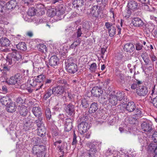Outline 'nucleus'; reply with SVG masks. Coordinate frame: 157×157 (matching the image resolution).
I'll return each instance as SVG.
<instances>
[{"mask_svg": "<svg viewBox=\"0 0 157 157\" xmlns=\"http://www.w3.org/2000/svg\"><path fill=\"white\" fill-rule=\"evenodd\" d=\"M57 83L61 85H59L53 87L54 95L57 97L62 95L64 93L65 90L69 89L70 85L67 81L64 79H61L59 80Z\"/></svg>", "mask_w": 157, "mask_h": 157, "instance_id": "1", "label": "nucleus"}, {"mask_svg": "<svg viewBox=\"0 0 157 157\" xmlns=\"http://www.w3.org/2000/svg\"><path fill=\"white\" fill-rule=\"evenodd\" d=\"M29 79V76L27 72L25 75L22 76L19 73H17L15 75L11 77L9 79L7 80L6 82L9 85H15L16 84L25 83L26 80Z\"/></svg>", "mask_w": 157, "mask_h": 157, "instance_id": "2", "label": "nucleus"}, {"mask_svg": "<svg viewBox=\"0 0 157 157\" xmlns=\"http://www.w3.org/2000/svg\"><path fill=\"white\" fill-rule=\"evenodd\" d=\"M33 144H35L33 146L32 148L31 152L34 155L36 156L37 157H43L45 155L44 152L45 147L43 145H38V140L36 139H33Z\"/></svg>", "mask_w": 157, "mask_h": 157, "instance_id": "3", "label": "nucleus"}, {"mask_svg": "<svg viewBox=\"0 0 157 157\" xmlns=\"http://www.w3.org/2000/svg\"><path fill=\"white\" fill-rule=\"evenodd\" d=\"M106 6L100 5L99 6L98 5H94L91 7L90 13L92 16L97 18H103L104 17L103 10Z\"/></svg>", "mask_w": 157, "mask_h": 157, "instance_id": "4", "label": "nucleus"}, {"mask_svg": "<svg viewBox=\"0 0 157 157\" xmlns=\"http://www.w3.org/2000/svg\"><path fill=\"white\" fill-rule=\"evenodd\" d=\"M97 143L96 142L86 144L87 147L90 148L88 151L89 157H96L98 156V151L96 148Z\"/></svg>", "mask_w": 157, "mask_h": 157, "instance_id": "5", "label": "nucleus"}, {"mask_svg": "<svg viewBox=\"0 0 157 157\" xmlns=\"http://www.w3.org/2000/svg\"><path fill=\"white\" fill-rule=\"evenodd\" d=\"M21 59V55L17 52L15 51L6 57V63L8 65H13Z\"/></svg>", "mask_w": 157, "mask_h": 157, "instance_id": "6", "label": "nucleus"}, {"mask_svg": "<svg viewBox=\"0 0 157 157\" xmlns=\"http://www.w3.org/2000/svg\"><path fill=\"white\" fill-rule=\"evenodd\" d=\"M152 123L149 121H143L141 124L143 130L147 132H150L153 130Z\"/></svg>", "mask_w": 157, "mask_h": 157, "instance_id": "7", "label": "nucleus"}, {"mask_svg": "<svg viewBox=\"0 0 157 157\" xmlns=\"http://www.w3.org/2000/svg\"><path fill=\"white\" fill-rule=\"evenodd\" d=\"M54 76L53 75L46 76V79L44 81V83L39 86L36 90H37L38 89L42 88L44 87L45 88L46 86H49L51 83H53L54 82Z\"/></svg>", "mask_w": 157, "mask_h": 157, "instance_id": "8", "label": "nucleus"}, {"mask_svg": "<svg viewBox=\"0 0 157 157\" xmlns=\"http://www.w3.org/2000/svg\"><path fill=\"white\" fill-rule=\"evenodd\" d=\"M149 91L148 89L146 86H139L136 89V93L140 96L144 97L146 96Z\"/></svg>", "mask_w": 157, "mask_h": 157, "instance_id": "9", "label": "nucleus"}, {"mask_svg": "<svg viewBox=\"0 0 157 157\" xmlns=\"http://www.w3.org/2000/svg\"><path fill=\"white\" fill-rule=\"evenodd\" d=\"M78 128L79 132L81 134H83L89 129L88 123L85 121H82L78 125Z\"/></svg>", "mask_w": 157, "mask_h": 157, "instance_id": "10", "label": "nucleus"}, {"mask_svg": "<svg viewBox=\"0 0 157 157\" xmlns=\"http://www.w3.org/2000/svg\"><path fill=\"white\" fill-rule=\"evenodd\" d=\"M92 94L96 97H99L103 93L102 90V86H97L94 87L91 90Z\"/></svg>", "mask_w": 157, "mask_h": 157, "instance_id": "11", "label": "nucleus"}, {"mask_svg": "<svg viewBox=\"0 0 157 157\" xmlns=\"http://www.w3.org/2000/svg\"><path fill=\"white\" fill-rule=\"evenodd\" d=\"M139 3L134 0H129L127 6L128 8L133 11L137 10L139 8Z\"/></svg>", "mask_w": 157, "mask_h": 157, "instance_id": "12", "label": "nucleus"}, {"mask_svg": "<svg viewBox=\"0 0 157 157\" xmlns=\"http://www.w3.org/2000/svg\"><path fill=\"white\" fill-rule=\"evenodd\" d=\"M75 105L71 103L65 106V110L68 115L73 116L75 113Z\"/></svg>", "mask_w": 157, "mask_h": 157, "instance_id": "13", "label": "nucleus"}, {"mask_svg": "<svg viewBox=\"0 0 157 157\" xmlns=\"http://www.w3.org/2000/svg\"><path fill=\"white\" fill-rule=\"evenodd\" d=\"M73 119L68 118L65 120L64 124L65 130L66 132H69L72 128Z\"/></svg>", "mask_w": 157, "mask_h": 157, "instance_id": "14", "label": "nucleus"}, {"mask_svg": "<svg viewBox=\"0 0 157 157\" xmlns=\"http://www.w3.org/2000/svg\"><path fill=\"white\" fill-rule=\"evenodd\" d=\"M59 59L56 55L52 56L49 61V64L51 67H54L59 63Z\"/></svg>", "mask_w": 157, "mask_h": 157, "instance_id": "15", "label": "nucleus"}, {"mask_svg": "<svg viewBox=\"0 0 157 157\" xmlns=\"http://www.w3.org/2000/svg\"><path fill=\"white\" fill-rule=\"evenodd\" d=\"M132 23L133 25L136 27H143L144 25V23L143 21L138 17L133 18Z\"/></svg>", "mask_w": 157, "mask_h": 157, "instance_id": "16", "label": "nucleus"}, {"mask_svg": "<svg viewBox=\"0 0 157 157\" xmlns=\"http://www.w3.org/2000/svg\"><path fill=\"white\" fill-rule=\"evenodd\" d=\"M66 66V69L70 73L74 74L78 70L77 65L76 64Z\"/></svg>", "mask_w": 157, "mask_h": 157, "instance_id": "17", "label": "nucleus"}, {"mask_svg": "<svg viewBox=\"0 0 157 157\" xmlns=\"http://www.w3.org/2000/svg\"><path fill=\"white\" fill-rule=\"evenodd\" d=\"M32 112L36 117L43 116L41 109L39 106L33 107Z\"/></svg>", "mask_w": 157, "mask_h": 157, "instance_id": "18", "label": "nucleus"}, {"mask_svg": "<svg viewBox=\"0 0 157 157\" xmlns=\"http://www.w3.org/2000/svg\"><path fill=\"white\" fill-rule=\"evenodd\" d=\"M124 50L126 52L132 53L135 50L134 45L131 43H127L124 45L123 48Z\"/></svg>", "mask_w": 157, "mask_h": 157, "instance_id": "19", "label": "nucleus"}, {"mask_svg": "<svg viewBox=\"0 0 157 157\" xmlns=\"http://www.w3.org/2000/svg\"><path fill=\"white\" fill-rule=\"evenodd\" d=\"M18 112L21 116L25 117L28 114V110L27 108L25 106H19Z\"/></svg>", "mask_w": 157, "mask_h": 157, "instance_id": "20", "label": "nucleus"}, {"mask_svg": "<svg viewBox=\"0 0 157 157\" xmlns=\"http://www.w3.org/2000/svg\"><path fill=\"white\" fill-rule=\"evenodd\" d=\"M118 101L116 95L112 94L109 95V102L112 105H116Z\"/></svg>", "mask_w": 157, "mask_h": 157, "instance_id": "21", "label": "nucleus"}, {"mask_svg": "<svg viewBox=\"0 0 157 157\" xmlns=\"http://www.w3.org/2000/svg\"><path fill=\"white\" fill-rule=\"evenodd\" d=\"M126 109L129 112H133L136 109V105L133 101L128 102L126 105Z\"/></svg>", "mask_w": 157, "mask_h": 157, "instance_id": "22", "label": "nucleus"}, {"mask_svg": "<svg viewBox=\"0 0 157 157\" xmlns=\"http://www.w3.org/2000/svg\"><path fill=\"white\" fill-rule=\"evenodd\" d=\"M17 5V3L15 0H10L6 4V8L9 10H11L16 8Z\"/></svg>", "mask_w": 157, "mask_h": 157, "instance_id": "23", "label": "nucleus"}, {"mask_svg": "<svg viewBox=\"0 0 157 157\" xmlns=\"http://www.w3.org/2000/svg\"><path fill=\"white\" fill-rule=\"evenodd\" d=\"M16 106L15 102H12L7 106L6 109L7 111L10 113H13L16 110Z\"/></svg>", "mask_w": 157, "mask_h": 157, "instance_id": "24", "label": "nucleus"}, {"mask_svg": "<svg viewBox=\"0 0 157 157\" xmlns=\"http://www.w3.org/2000/svg\"><path fill=\"white\" fill-rule=\"evenodd\" d=\"M140 56L144 60L145 65H149L151 61L148 56L147 53L146 52H143L141 53Z\"/></svg>", "mask_w": 157, "mask_h": 157, "instance_id": "25", "label": "nucleus"}, {"mask_svg": "<svg viewBox=\"0 0 157 157\" xmlns=\"http://www.w3.org/2000/svg\"><path fill=\"white\" fill-rule=\"evenodd\" d=\"M98 109V105L97 103L93 102L90 106L89 109V113H95Z\"/></svg>", "mask_w": 157, "mask_h": 157, "instance_id": "26", "label": "nucleus"}, {"mask_svg": "<svg viewBox=\"0 0 157 157\" xmlns=\"http://www.w3.org/2000/svg\"><path fill=\"white\" fill-rule=\"evenodd\" d=\"M0 44L2 46L7 47L10 44V41L6 37H2L0 39Z\"/></svg>", "mask_w": 157, "mask_h": 157, "instance_id": "27", "label": "nucleus"}, {"mask_svg": "<svg viewBox=\"0 0 157 157\" xmlns=\"http://www.w3.org/2000/svg\"><path fill=\"white\" fill-rule=\"evenodd\" d=\"M33 126V122L28 120L24 123L23 129L25 131L29 130L32 128Z\"/></svg>", "mask_w": 157, "mask_h": 157, "instance_id": "28", "label": "nucleus"}, {"mask_svg": "<svg viewBox=\"0 0 157 157\" xmlns=\"http://www.w3.org/2000/svg\"><path fill=\"white\" fill-rule=\"evenodd\" d=\"M16 48L22 51H25L27 50L26 44L24 42H20L16 45Z\"/></svg>", "mask_w": 157, "mask_h": 157, "instance_id": "29", "label": "nucleus"}, {"mask_svg": "<svg viewBox=\"0 0 157 157\" xmlns=\"http://www.w3.org/2000/svg\"><path fill=\"white\" fill-rule=\"evenodd\" d=\"M37 133L39 136H44L46 134V129L44 126L37 128Z\"/></svg>", "mask_w": 157, "mask_h": 157, "instance_id": "30", "label": "nucleus"}, {"mask_svg": "<svg viewBox=\"0 0 157 157\" xmlns=\"http://www.w3.org/2000/svg\"><path fill=\"white\" fill-rule=\"evenodd\" d=\"M8 101H10V98L8 96H6L2 97L0 96V101L2 105H7Z\"/></svg>", "mask_w": 157, "mask_h": 157, "instance_id": "31", "label": "nucleus"}, {"mask_svg": "<svg viewBox=\"0 0 157 157\" xmlns=\"http://www.w3.org/2000/svg\"><path fill=\"white\" fill-rule=\"evenodd\" d=\"M66 7L64 5H59L57 8V12L59 15H62L64 13Z\"/></svg>", "mask_w": 157, "mask_h": 157, "instance_id": "32", "label": "nucleus"}, {"mask_svg": "<svg viewBox=\"0 0 157 157\" xmlns=\"http://www.w3.org/2000/svg\"><path fill=\"white\" fill-rule=\"evenodd\" d=\"M52 94L54 95L53 88H52V89L51 88H49L45 92L44 98L46 100L47 99L49 98Z\"/></svg>", "mask_w": 157, "mask_h": 157, "instance_id": "33", "label": "nucleus"}, {"mask_svg": "<svg viewBox=\"0 0 157 157\" xmlns=\"http://www.w3.org/2000/svg\"><path fill=\"white\" fill-rule=\"evenodd\" d=\"M43 116L37 117V119L36 120L34 123L36 124L37 126V128H39L44 126V124L42 121Z\"/></svg>", "mask_w": 157, "mask_h": 157, "instance_id": "34", "label": "nucleus"}, {"mask_svg": "<svg viewBox=\"0 0 157 157\" xmlns=\"http://www.w3.org/2000/svg\"><path fill=\"white\" fill-rule=\"evenodd\" d=\"M67 144L63 142L62 143L61 145L58 146L57 149L61 153V154H64V150L65 148L67 149Z\"/></svg>", "mask_w": 157, "mask_h": 157, "instance_id": "35", "label": "nucleus"}, {"mask_svg": "<svg viewBox=\"0 0 157 157\" xmlns=\"http://www.w3.org/2000/svg\"><path fill=\"white\" fill-rule=\"evenodd\" d=\"M74 7L76 8V12L74 13V16L75 15L76 16V13L79 15H81L83 13V6H75Z\"/></svg>", "mask_w": 157, "mask_h": 157, "instance_id": "36", "label": "nucleus"}, {"mask_svg": "<svg viewBox=\"0 0 157 157\" xmlns=\"http://www.w3.org/2000/svg\"><path fill=\"white\" fill-rule=\"evenodd\" d=\"M29 78L28 80H26V82H29V85L31 86L32 87H35L37 85V83L38 82L36 81V78H32L30 79V80H29Z\"/></svg>", "mask_w": 157, "mask_h": 157, "instance_id": "37", "label": "nucleus"}, {"mask_svg": "<svg viewBox=\"0 0 157 157\" xmlns=\"http://www.w3.org/2000/svg\"><path fill=\"white\" fill-rule=\"evenodd\" d=\"M46 76L43 74L37 76L36 78V80L38 82L41 83L43 82L46 79Z\"/></svg>", "mask_w": 157, "mask_h": 157, "instance_id": "38", "label": "nucleus"}, {"mask_svg": "<svg viewBox=\"0 0 157 157\" xmlns=\"http://www.w3.org/2000/svg\"><path fill=\"white\" fill-rule=\"evenodd\" d=\"M76 59L72 57L68 58L66 61V65H71L76 63Z\"/></svg>", "mask_w": 157, "mask_h": 157, "instance_id": "39", "label": "nucleus"}, {"mask_svg": "<svg viewBox=\"0 0 157 157\" xmlns=\"http://www.w3.org/2000/svg\"><path fill=\"white\" fill-rule=\"evenodd\" d=\"M131 10L129 8L126 9L122 12L123 17L126 18H129L131 14Z\"/></svg>", "mask_w": 157, "mask_h": 157, "instance_id": "40", "label": "nucleus"}, {"mask_svg": "<svg viewBox=\"0 0 157 157\" xmlns=\"http://www.w3.org/2000/svg\"><path fill=\"white\" fill-rule=\"evenodd\" d=\"M85 0H74L73 4L75 6H83L84 5Z\"/></svg>", "mask_w": 157, "mask_h": 157, "instance_id": "41", "label": "nucleus"}, {"mask_svg": "<svg viewBox=\"0 0 157 157\" xmlns=\"http://www.w3.org/2000/svg\"><path fill=\"white\" fill-rule=\"evenodd\" d=\"M25 99L21 97H18L16 99V102L17 104L22 105L25 103Z\"/></svg>", "mask_w": 157, "mask_h": 157, "instance_id": "42", "label": "nucleus"}, {"mask_svg": "<svg viewBox=\"0 0 157 157\" xmlns=\"http://www.w3.org/2000/svg\"><path fill=\"white\" fill-rule=\"evenodd\" d=\"M52 133L53 136V139H55V138H56V139H58V137L59 136V133L58 129H52Z\"/></svg>", "mask_w": 157, "mask_h": 157, "instance_id": "43", "label": "nucleus"}, {"mask_svg": "<svg viewBox=\"0 0 157 157\" xmlns=\"http://www.w3.org/2000/svg\"><path fill=\"white\" fill-rule=\"evenodd\" d=\"M37 48L39 51L42 52L44 53L47 51L46 47L43 44H39L37 45Z\"/></svg>", "mask_w": 157, "mask_h": 157, "instance_id": "44", "label": "nucleus"}, {"mask_svg": "<svg viewBox=\"0 0 157 157\" xmlns=\"http://www.w3.org/2000/svg\"><path fill=\"white\" fill-rule=\"evenodd\" d=\"M109 96L108 97H106L105 96H104L101 98L100 100H99L100 102L103 105H105L107 104L109 102Z\"/></svg>", "mask_w": 157, "mask_h": 157, "instance_id": "45", "label": "nucleus"}, {"mask_svg": "<svg viewBox=\"0 0 157 157\" xmlns=\"http://www.w3.org/2000/svg\"><path fill=\"white\" fill-rule=\"evenodd\" d=\"M57 13L56 10L52 9L48 10L47 14L48 16L52 17L55 16Z\"/></svg>", "mask_w": 157, "mask_h": 157, "instance_id": "46", "label": "nucleus"}, {"mask_svg": "<svg viewBox=\"0 0 157 157\" xmlns=\"http://www.w3.org/2000/svg\"><path fill=\"white\" fill-rule=\"evenodd\" d=\"M116 26L112 29H110L108 31V33L110 36L113 37L116 34Z\"/></svg>", "mask_w": 157, "mask_h": 157, "instance_id": "47", "label": "nucleus"}, {"mask_svg": "<svg viewBox=\"0 0 157 157\" xmlns=\"http://www.w3.org/2000/svg\"><path fill=\"white\" fill-rule=\"evenodd\" d=\"M105 26L106 29H108V30H109L110 29H111L112 28V29L113 28H114L116 26L115 24L109 22H105Z\"/></svg>", "mask_w": 157, "mask_h": 157, "instance_id": "48", "label": "nucleus"}, {"mask_svg": "<svg viewBox=\"0 0 157 157\" xmlns=\"http://www.w3.org/2000/svg\"><path fill=\"white\" fill-rule=\"evenodd\" d=\"M117 98L119 101L121 100L124 97V93L123 92L119 91L117 93Z\"/></svg>", "mask_w": 157, "mask_h": 157, "instance_id": "49", "label": "nucleus"}, {"mask_svg": "<svg viewBox=\"0 0 157 157\" xmlns=\"http://www.w3.org/2000/svg\"><path fill=\"white\" fill-rule=\"evenodd\" d=\"M136 112L135 115V118L137 119L140 118L142 116V113H141V111L140 109L138 108H136L135 110Z\"/></svg>", "mask_w": 157, "mask_h": 157, "instance_id": "50", "label": "nucleus"}, {"mask_svg": "<svg viewBox=\"0 0 157 157\" xmlns=\"http://www.w3.org/2000/svg\"><path fill=\"white\" fill-rule=\"evenodd\" d=\"M81 105L84 108H86L89 106V104L87 100L84 98L81 100Z\"/></svg>", "mask_w": 157, "mask_h": 157, "instance_id": "51", "label": "nucleus"}, {"mask_svg": "<svg viewBox=\"0 0 157 157\" xmlns=\"http://www.w3.org/2000/svg\"><path fill=\"white\" fill-rule=\"evenodd\" d=\"M45 113L47 119L50 120L51 117V112L49 108H46L45 109Z\"/></svg>", "mask_w": 157, "mask_h": 157, "instance_id": "52", "label": "nucleus"}, {"mask_svg": "<svg viewBox=\"0 0 157 157\" xmlns=\"http://www.w3.org/2000/svg\"><path fill=\"white\" fill-rule=\"evenodd\" d=\"M28 14L30 16H32L35 15L36 14L35 9L34 7L32 8L29 10Z\"/></svg>", "mask_w": 157, "mask_h": 157, "instance_id": "53", "label": "nucleus"}, {"mask_svg": "<svg viewBox=\"0 0 157 157\" xmlns=\"http://www.w3.org/2000/svg\"><path fill=\"white\" fill-rule=\"evenodd\" d=\"M53 139V145L54 146L57 147V149L58 148V146H60V144H62V141L61 140H58V139Z\"/></svg>", "mask_w": 157, "mask_h": 157, "instance_id": "54", "label": "nucleus"}, {"mask_svg": "<svg viewBox=\"0 0 157 157\" xmlns=\"http://www.w3.org/2000/svg\"><path fill=\"white\" fill-rule=\"evenodd\" d=\"M97 65L95 63L91 64L90 66L89 69L91 72H94L97 69Z\"/></svg>", "mask_w": 157, "mask_h": 157, "instance_id": "55", "label": "nucleus"}, {"mask_svg": "<svg viewBox=\"0 0 157 157\" xmlns=\"http://www.w3.org/2000/svg\"><path fill=\"white\" fill-rule=\"evenodd\" d=\"M136 49L137 51H140L143 49V46L140 43L137 42L135 44Z\"/></svg>", "mask_w": 157, "mask_h": 157, "instance_id": "56", "label": "nucleus"}, {"mask_svg": "<svg viewBox=\"0 0 157 157\" xmlns=\"http://www.w3.org/2000/svg\"><path fill=\"white\" fill-rule=\"evenodd\" d=\"M76 135L75 133V132H74V134L73 135V141L72 143V145L74 146L75 147H76V145L77 142V141L76 140Z\"/></svg>", "mask_w": 157, "mask_h": 157, "instance_id": "57", "label": "nucleus"}, {"mask_svg": "<svg viewBox=\"0 0 157 157\" xmlns=\"http://www.w3.org/2000/svg\"><path fill=\"white\" fill-rule=\"evenodd\" d=\"M150 147L154 150L155 154L157 155V144H150Z\"/></svg>", "mask_w": 157, "mask_h": 157, "instance_id": "58", "label": "nucleus"}, {"mask_svg": "<svg viewBox=\"0 0 157 157\" xmlns=\"http://www.w3.org/2000/svg\"><path fill=\"white\" fill-rule=\"evenodd\" d=\"M149 56L152 63H153L154 61L157 60V58L154 55L153 52L151 53V54H150Z\"/></svg>", "mask_w": 157, "mask_h": 157, "instance_id": "59", "label": "nucleus"}, {"mask_svg": "<svg viewBox=\"0 0 157 157\" xmlns=\"http://www.w3.org/2000/svg\"><path fill=\"white\" fill-rule=\"evenodd\" d=\"M152 139L154 143H157V132H155L152 134Z\"/></svg>", "mask_w": 157, "mask_h": 157, "instance_id": "60", "label": "nucleus"}, {"mask_svg": "<svg viewBox=\"0 0 157 157\" xmlns=\"http://www.w3.org/2000/svg\"><path fill=\"white\" fill-rule=\"evenodd\" d=\"M151 103L153 105V106L156 108H157V96L151 99Z\"/></svg>", "mask_w": 157, "mask_h": 157, "instance_id": "61", "label": "nucleus"}, {"mask_svg": "<svg viewBox=\"0 0 157 157\" xmlns=\"http://www.w3.org/2000/svg\"><path fill=\"white\" fill-rule=\"evenodd\" d=\"M43 7V6L41 5H39L37 6V9L36 10V11H39L40 12L41 10L42 12L41 13V14H43L45 13V12L44 11V8Z\"/></svg>", "mask_w": 157, "mask_h": 157, "instance_id": "62", "label": "nucleus"}, {"mask_svg": "<svg viewBox=\"0 0 157 157\" xmlns=\"http://www.w3.org/2000/svg\"><path fill=\"white\" fill-rule=\"evenodd\" d=\"M35 0H22L23 2L26 5L29 6L31 5L32 3L34 2Z\"/></svg>", "mask_w": 157, "mask_h": 157, "instance_id": "63", "label": "nucleus"}, {"mask_svg": "<svg viewBox=\"0 0 157 157\" xmlns=\"http://www.w3.org/2000/svg\"><path fill=\"white\" fill-rule=\"evenodd\" d=\"M76 33L77 36L78 38L81 36V35L82 34V31L81 28H80L78 29L76 32Z\"/></svg>", "mask_w": 157, "mask_h": 157, "instance_id": "64", "label": "nucleus"}]
</instances>
